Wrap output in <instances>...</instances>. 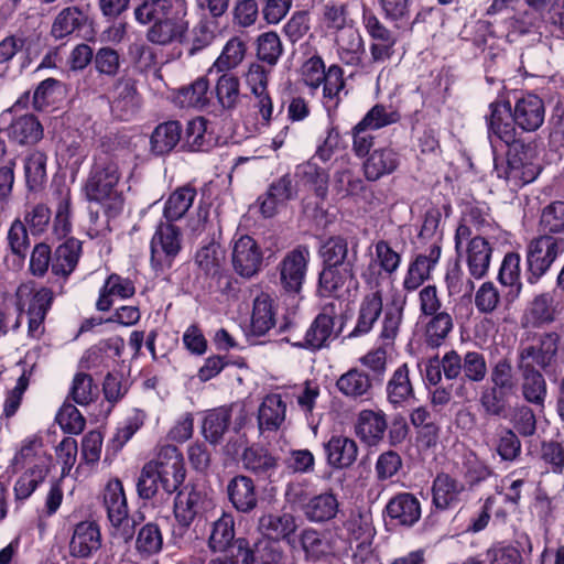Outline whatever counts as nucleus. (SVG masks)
I'll list each match as a JSON object with an SVG mask.
<instances>
[{
	"mask_svg": "<svg viewBox=\"0 0 564 564\" xmlns=\"http://www.w3.org/2000/svg\"><path fill=\"white\" fill-rule=\"evenodd\" d=\"M121 177L122 172L115 156L106 152L95 156L84 188L88 200L99 204L108 218H116L123 210Z\"/></svg>",
	"mask_w": 564,
	"mask_h": 564,
	"instance_id": "1",
	"label": "nucleus"
},
{
	"mask_svg": "<svg viewBox=\"0 0 564 564\" xmlns=\"http://www.w3.org/2000/svg\"><path fill=\"white\" fill-rule=\"evenodd\" d=\"M184 479L182 454L173 445H163L155 457L143 466L137 488L142 499H151L160 488L169 495L175 492Z\"/></svg>",
	"mask_w": 564,
	"mask_h": 564,
	"instance_id": "2",
	"label": "nucleus"
},
{
	"mask_svg": "<svg viewBox=\"0 0 564 564\" xmlns=\"http://www.w3.org/2000/svg\"><path fill=\"white\" fill-rule=\"evenodd\" d=\"M303 83L316 91L323 84V104L330 111L337 108L340 101V93L345 87L344 72L338 65L325 68L323 58L314 55L304 62L301 68Z\"/></svg>",
	"mask_w": 564,
	"mask_h": 564,
	"instance_id": "3",
	"label": "nucleus"
},
{
	"mask_svg": "<svg viewBox=\"0 0 564 564\" xmlns=\"http://www.w3.org/2000/svg\"><path fill=\"white\" fill-rule=\"evenodd\" d=\"M455 250L460 261L465 262L474 279H482L490 267L492 247L488 240L474 236L469 226L459 224L455 232Z\"/></svg>",
	"mask_w": 564,
	"mask_h": 564,
	"instance_id": "4",
	"label": "nucleus"
},
{
	"mask_svg": "<svg viewBox=\"0 0 564 564\" xmlns=\"http://www.w3.org/2000/svg\"><path fill=\"white\" fill-rule=\"evenodd\" d=\"M54 294L47 288L35 289L33 283H23L17 290L18 306L25 311L28 336L40 339L44 332V321L53 303Z\"/></svg>",
	"mask_w": 564,
	"mask_h": 564,
	"instance_id": "5",
	"label": "nucleus"
},
{
	"mask_svg": "<svg viewBox=\"0 0 564 564\" xmlns=\"http://www.w3.org/2000/svg\"><path fill=\"white\" fill-rule=\"evenodd\" d=\"M104 506L107 511L108 519L124 541H129L133 536V528L137 518L129 517V508L122 482L118 479H110L104 489Z\"/></svg>",
	"mask_w": 564,
	"mask_h": 564,
	"instance_id": "6",
	"label": "nucleus"
},
{
	"mask_svg": "<svg viewBox=\"0 0 564 564\" xmlns=\"http://www.w3.org/2000/svg\"><path fill=\"white\" fill-rule=\"evenodd\" d=\"M508 152L506 180L521 186L533 182L540 174L538 148L533 143H512Z\"/></svg>",
	"mask_w": 564,
	"mask_h": 564,
	"instance_id": "7",
	"label": "nucleus"
},
{
	"mask_svg": "<svg viewBox=\"0 0 564 564\" xmlns=\"http://www.w3.org/2000/svg\"><path fill=\"white\" fill-rule=\"evenodd\" d=\"M288 500L301 506L304 516L312 522L328 521L338 512L339 502L332 492L316 495L308 500L304 485L291 484L286 489Z\"/></svg>",
	"mask_w": 564,
	"mask_h": 564,
	"instance_id": "8",
	"label": "nucleus"
},
{
	"mask_svg": "<svg viewBox=\"0 0 564 564\" xmlns=\"http://www.w3.org/2000/svg\"><path fill=\"white\" fill-rule=\"evenodd\" d=\"M563 251L564 239L553 236H541L533 239L527 251L528 282L535 284Z\"/></svg>",
	"mask_w": 564,
	"mask_h": 564,
	"instance_id": "9",
	"label": "nucleus"
},
{
	"mask_svg": "<svg viewBox=\"0 0 564 564\" xmlns=\"http://www.w3.org/2000/svg\"><path fill=\"white\" fill-rule=\"evenodd\" d=\"M151 264L158 271L172 267L182 250V232L178 227L160 224L151 239Z\"/></svg>",
	"mask_w": 564,
	"mask_h": 564,
	"instance_id": "10",
	"label": "nucleus"
},
{
	"mask_svg": "<svg viewBox=\"0 0 564 564\" xmlns=\"http://www.w3.org/2000/svg\"><path fill=\"white\" fill-rule=\"evenodd\" d=\"M488 139L494 149L499 143L510 145L517 140L516 121L509 101L497 99L489 104V113L486 115Z\"/></svg>",
	"mask_w": 564,
	"mask_h": 564,
	"instance_id": "11",
	"label": "nucleus"
},
{
	"mask_svg": "<svg viewBox=\"0 0 564 564\" xmlns=\"http://www.w3.org/2000/svg\"><path fill=\"white\" fill-rule=\"evenodd\" d=\"M558 335L545 333L519 350L518 369L546 370L553 362L558 347Z\"/></svg>",
	"mask_w": 564,
	"mask_h": 564,
	"instance_id": "12",
	"label": "nucleus"
},
{
	"mask_svg": "<svg viewBox=\"0 0 564 564\" xmlns=\"http://www.w3.org/2000/svg\"><path fill=\"white\" fill-rule=\"evenodd\" d=\"M311 260L310 249L297 246L289 251L279 263L280 283L289 293H300Z\"/></svg>",
	"mask_w": 564,
	"mask_h": 564,
	"instance_id": "13",
	"label": "nucleus"
},
{
	"mask_svg": "<svg viewBox=\"0 0 564 564\" xmlns=\"http://www.w3.org/2000/svg\"><path fill=\"white\" fill-rule=\"evenodd\" d=\"M334 531L336 536L345 543V554L355 542L373 540L376 535L371 512L359 508L344 514L341 524L335 527Z\"/></svg>",
	"mask_w": 564,
	"mask_h": 564,
	"instance_id": "14",
	"label": "nucleus"
},
{
	"mask_svg": "<svg viewBox=\"0 0 564 564\" xmlns=\"http://www.w3.org/2000/svg\"><path fill=\"white\" fill-rule=\"evenodd\" d=\"M263 251L259 243L248 235L235 238L231 243V264L242 278H252L262 268Z\"/></svg>",
	"mask_w": 564,
	"mask_h": 564,
	"instance_id": "15",
	"label": "nucleus"
},
{
	"mask_svg": "<svg viewBox=\"0 0 564 564\" xmlns=\"http://www.w3.org/2000/svg\"><path fill=\"white\" fill-rule=\"evenodd\" d=\"M18 101L13 108L3 111L0 116V130H6L8 138L18 144H34L43 137V128L33 115H23L12 118V111L18 108Z\"/></svg>",
	"mask_w": 564,
	"mask_h": 564,
	"instance_id": "16",
	"label": "nucleus"
},
{
	"mask_svg": "<svg viewBox=\"0 0 564 564\" xmlns=\"http://www.w3.org/2000/svg\"><path fill=\"white\" fill-rule=\"evenodd\" d=\"M401 256L390 245L380 240L375 245V254L361 278L369 288H379L383 273L393 274L400 267Z\"/></svg>",
	"mask_w": 564,
	"mask_h": 564,
	"instance_id": "17",
	"label": "nucleus"
},
{
	"mask_svg": "<svg viewBox=\"0 0 564 564\" xmlns=\"http://www.w3.org/2000/svg\"><path fill=\"white\" fill-rule=\"evenodd\" d=\"M301 546L308 558L345 555V543L336 536L334 529L325 532H317L313 529L304 530L301 534Z\"/></svg>",
	"mask_w": 564,
	"mask_h": 564,
	"instance_id": "18",
	"label": "nucleus"
},
{
	"mask_svg": "<svg viewBox=\"0 0 564 564\" xmlns=\"http://www.w3.org/2000/svg\"><path fill=\"white\" fill-rule=\"evenodd\" d=\"M356 285L354 264L324 267L319 273L318 293L322 296L341 297Z\"/></svg>",
	"mask_w": 564,
	"mask_h": 564,
	"instance_id": "19",
	"label": "nucleus"
},
{
	"mask_svg": "<svg viewBox=\"0 0 564 564\" xmlns=\"http://www.w3.org/2000/svg\"><path fill=\"white\" fill-rule=\"evenodd\" d=\"M442 253L441 246L434 242L427 250L426 254H419L410 262L404 274L402 286L406 292L417 290L431 276V272L435 269Z\"/></svg>",
	"mask_w": 564,
	"mask_h": 564,
	"instance_id": "20",
	"label": "nucleus"
},
{
	"mask_svg": "<svg viewBox=\"0 0 564 564\" xmlns=\"http://www.w3.org/2000/svg\"><path fill=\"white\" fill-rule=\"evenodd\" d=\"M512 113L519 129L524 132H534L544 122V102L539 96L527 94L516 100Z\"/></svg>",
	"mask_w": 564,
	"mask_h": 564,
	"instance_id": "21",
	"label": "nucleus"
},
{
	"mask_svg": "<svg viewBox=\"0 0 564 564\" xmlns=\"http://www.w3.org/2000/svg\"><path fill=\"white\" fill-rule=\"evenodd\" d=\"M405 305L406 295L402 291L392 288L382 312L383 318L379 335L384 345L393 344L397 338L403 321Z\"/></svg>",
	"mask_w": 564,
	"mask_h": 564,
	"instance_id": "22",
	"label": "nucleus"
},
{
	"mask_svg": "<svg viewBox=\"0 0 564 564\" xmlns=\"http://www.w3.org/2000/svg\"><path fill=\"white\" fill-rule=\"evenodd\" d=\"M52 457L44 449L42 437L30 435L25 437L13 457V464L23 469H40L48 473Z\"/></svg>",
	"mask_w": 564,
	"mask_h": 564,
	"instance_id": "23",
	"label": "nucleus"
},
{
	"mask_svg": "<svg viewBox=\"0 0 564 564\" xmlns=\"http://www.w3.org/2000/svg\"><path fill=\"white\" fill-rule=\"evenodd\" d=\"M184 9L180 1H176L175 13L163 20L156 21L148 31V40L154 44L166 45L180 41L188 24L184 20Z\"/></svg>",
	"mask_w": 564,
	"mask_h": 564,
	"instance_id": "24",
	"label": "nucleus"
},
{
	"mask_svg": "<svg viewBox=\"0 0 564 564\" xmlns=\"http://www.w3.org/2000/svg\"><path fill=\"white\" fill-rule=\"evenodd\" d=\"M101 546L99 525L93 521H82L73 529L68 551L73 557L87 558Z\"/></svg>",
	"mask_w": 564,
	"mask_h": 564,
	"instance_id": "25",
	"label": "nucleus"
},
{
	"mask_svg": "<svg viewBox=\"0 0 564 564\" xmlns=\"http://www.w3.org/2000/svg\"><path fill=\"white\" fill-rule=\"evenodd\" d=\"M239 558L243 564H283V551L280 542L273 539H260L251 549L245 540H237Z\"/></svg>",
	"mask_w": 564,
	"mask_h": 564,
	"instance_id": "26",
	"label": "nucleus"
},
{
	"mask_svg": "<svg viewBox=\"0 0 564 564\" xmlns=\"http://www.w3.org/2000/svg\"><path fill=\"white\" fill-rule=\"evenodd\" d=\"M371 292L360 301L358 315L350 336L358 337L371 332L379 316L384 311L382 294L379 288H370Z\"/></svg>",
	"mask_w": 564,
	"mask_h": 564,
	"instance_id": "27",
	"label": "nucleus"
},
{
	"mask_svg": "<svg viewBox=\"0 0 564 564\" xmlns=\"http://www.w3.org/2000/svg\"><path fill=\"white\" fill-rule=\"evenodd\" d=\"M335 317V305L332 303L324 306L307 329L303 343L299 346L311 350L325 347L328 339L332 337Z\"/></svg>",
	"mask_w": 564,
	"mask_h": 564,
	"instance_id": "28",
	"label": "nucleus"
},
{
	"mask_svg": "<svg viewBox=\"0 0 564 564\" xmlns=\"http://www.w3.org/2000/svg\"><path fill=\"white\" fill-rule=\"evenodd\" d=\"M206 505V496L196 488L185 487L176 495L174 502V516L182 527H189L195 518L203 512Z\"/></svg>",
	"mask_w": 564,
	"mask_h": 564,
	"instance_id": "29",
	"label": "nucleus"
},
{
	"mask_svg": "<svg viewBox=\"0 0 564 564\" xmlns=\"http://www.w3.org/2000/svg\"><path fill=\"white\" fill-rule=\"evenodd\" d=\"M400 153L391 148L383 147L373 150L362 164L368 181H377L384 175L392 174L400 165Z\"/></svg>",
	"mask_w": 564,
	"mask_h": 564,
	"instance_id": "30",
	"label": "nucleus"
},
{
	"mask_svg": "<svg viewBox=\"0 0 564 564\" xmlns=\"http://www.w3.org/2000/svg\"><path fill=\"white\" fill-rule=\"evenodd\" d=\"M135 293L134 283L129 278L117 273L108 275L99 290L96 308L101 312L109 311L116 299L127 300Z\"/></svg>",
	"mask_w": 564,
	"mask_h": 564,
	"instance_id": "31",
	"label": "nucleus"
},
{
	"mask_svg": "<svg viewBox=\"0 0 564 564\" xmlns=\"http://www.w3.org/2000/svg\"><path fill=\"white\" fill-rule=\"evenodd\" d=\"M465 491V485L447 474L435 477L432 486V502L438 510H446L459 502L460 495Z\"/></svg>",
	"mask_w": 564,
	"mask_h": 564,
	"instance_id": "32",
	"label": "nucleus"
},
{
	"mask_svg": "<svg viewBox=\"0 0 564 564\" xmlns=\"http://www.w3.org/2000/svg\"><path fill=\"white\" fill-rule=\"evenodd\" d=\"M327 463L334 468L350 467L357 459V443L344 435H333L325 444Z\"/></svg>",
	"mask_w": 564,
	"mask_h": 564,
	"instance_id": "33",
	"label": "nucleus"
},
{
	"mask_svg": "<svg viewBox=\"0 0 564 564\" xmlns=\"http://www.w3.org/2000/svg\"><path fill=\"white\" fill-rule=\"evenodd\" d=\"M286 417V402L279 393L268 394L258 411V425L261 432L276 431Z\"/></svg>",
	"mask_w": 564,
	"mask_h": 564,
	"instance_id": "34",
	"label": "nucleus"
},
{
	"mask_svg": "<svg viewBox=\"0 0 564 564\" xmlns=\"http://www.w3.org/2000/svg\"><path fill=\"white\" fill-rule=\"evenodd\" d=\"M230 502L240 512H250L257 507L258 495L253 480L247 476L234 477L227 486Z\"/></svg>",
	"mask_w": 564,
	"mask_h": 564,
	"instance_id": "35",
	"label": "nucleus"
},
{
	"mask_svg": "<svg viewBox=\"0 0 564 564\" xmlns=\"http://www.w3.org/2000/svg\"><path fill=\"white\" fill-rule=\"evenodd\" d=\"M424 343L437 348L442 346L454 328V322L447 312L443 311L429 317L420 318Z\"/></svg>",
	"mask_w": 564,
	"mask_h": 564,
	"instance_id": "36",
	"label": "nucleus"
},
{
	"mask_svg": "<svg viewBox=\"0 0 564 564\" xmlns=\"http://www.w3.org/2000/svg\"><path fill=\"white\" fill-rule=\"evenodd\" d=\"M387 420L382 411L362 410L356 423V434L368 445L377 444L384 435Z\"/></svg>",
	"mask_w": 564,
	"mask_h": 564,
	"instance_id": "37",
	"label": "nucleus"
},
{
	"mask_svg": "<svg viewBox=\"0 0 564 564\" xmlns=\"http://www.w3.org/2000/svg\"><path fill=\"white\" fill-rule=\"evenodd\" d=\"M387 513L399 524L411 527L421 518V505L412 494L403 492L388 502Z\"/></svg>",
	"mask_w": 564,
	"mask_h": 564,
	"instance_id": "38",
	"label": "nucleus"
},
{
	"mask_svg": "<svg viewBox=\"0 0 564 564\" xmlns=\"http://www.w3.org/2000/svg\"><path fill=\"white\" fill-rule=\"evenodd\" d=\"M82 254V242L75 238H68L59 245L52 259V272L57 276L66 278L76 268Z\"/></svg>",
	"mask_w": 564,
	"mask_h": 564,
	"instance_id": "39",
	"label": "nucleus"
},
{
	"mask_svg": "<svg viewBox=\"0 0 564 564\" xmlns=\"http://www.w3.org/2000/svg\"><path fill=\"white\" fill-rule=\"evenodd\" d=\"M337 53L340 61L347 65H357L360 63L365 52L364 41L358 30L348 26L336 35Z\"/></svg>",
	"mask_w": 564,
	"mask_h": 564,
	"instance_id": "40",
	"label": "nucleus"
},
{
	"mask_svg": "<svg viewBox=\"0 0 564 564\" xmlns=\"http://www.w3.org/2000/svg\"><path fill=\"white\" fill-rule=\"evenodd\" d=\"M210 100L209 83L198 77L191 85L177 90L174 101L182 108L204 109Z\"/></svg>",
	"mask_w": 564,
	"mask_h": 564,
	"instance_id": "41",
	"label": "nucleus"
},
{
	"mask_svg": "<svg viewBox=\"0 0 564 564\" xmlns=\"http://www.w3.org/2000/svg\"><path fill=\"white\" fill-rule=\"evenodd\" d=\"M55 196L56 207L53 220V234L57 239H63L70 234L73 228L70 189L66 186L57 187Z\"/></svg>",
	"mask_w": 564,
	"mask_h": 564,
	"instance_id": "42",
	"label": "nucleus"
},
{
	"mask_svg": "<svg viewBox=\"0 0 564 564\" xmlns=\"http://www.w3.org/2000/svg\"><path fill=\"white\" fill-rule=\"evenodd\" d=\"M247 51L246 43L242 39L234 36L227 41L219 56L208 69L209 74L228 73L241 64Z\"/></svg>",
	"mask_w": 564,
	"mask_h": 564,
	"instance_id": "43",
	"label": "nucleus"
},
{
	"mask_svg": "<svg viewBox=\"0 0 564 564\" xmlns=\"http://www.w3.org/2000/svg\"><path fill=\"white\" fill-rule=\"evenodd\" d=\"M275 325V308L273 299L267 294H259L253 301L251 327L256 335H264Z\"/></svg>",
	"mask_w": 564,
	"mask_h": 564,
	"instance_id": "44",
	"label": "nucleus"
},
{
	"mask_svg": "<svg viewBox=\"0 0 564 564\" xmlns=\"http://www.w3.org/2000/svg\"><path fill=\"white\" fill-rule=\"evenodd\" d=\"M336 387L344 395L356 399L367 395L372 388V382L368 373L352 368L338 378Z\"/></svg>",
	"mask_w": 564,
	"mask_h": 564,
	"instance_id": "45",
	"label": "nucleus"
},
{
	"mask_svg": "<svg viewBox=\"0 0 564 564\" xmlns=\"http://www.w3.org/2000/svg\"><path fill=\"white\" fill-rule=\"evenodd\" d=\"M260 530L264 539H273L280 542V539H288L296 529L295 519L289 513L265 514L260 518Z\"/></svg>",
	"mask_w": 564,
	"mask_h": 564,
	"instance_id": "46",
	"label": "nucleus"
},
{
	"mask_svg": "<svg viewBox=\"0 0 564 564\" xmlns=\"http://www.w3.org/2000/svg\"><path fill=\"white\" fill-rule=\"evenodd\" d=\"M406 364L399 366L387 383V397L393 405H401L413 394Z\"/></svg>",
	"mask_w": 564,
	"mask_h": 564,
	"instance_id": "47",
	"label": "nucleus"
},
{
	"mask_svg": "<svg viewBox=\"0 0 564 564\" xmlns=\"http://www.w3.org/2000/svg\"><path fill=\"white\" fill-rule=\"evenodd\" d=\"M182 127L178 121H167L159 124L152 135V151L156 154H165L172 151L181 140Z\"/></svg>",
	"mask_w": 564,
	"mask_h": 564,
	"instance_id": "48",
	"label": "nucleus"
},
{
	"mask_svg": "<svg viewBox=\"0 0 564 564\" xmlns=\"http://www.w3.org/2000/svg\"><path fill=\"white\" fill-rule=\"evenodd\" d=\"M195 197L196 191L191 186L176 188L167 197L164 205L163 215L166 220L175 221L181 219L193 205Z\"/></svg>",
	"mask_w": 564,
	"mask_h": 564,
	"instance_id": "49",
	"label": "nucleus"
},
{
	"mask_svg": "<svg viewBox=\"0 0 564 564\" xmlns=\"http://www.w3.org/2000/svg\"><path fill=\"white\" fill-rule=\"evenodd\" d=\"M295 176L300 183L310 186L317 196L326 195L328 174L314 160L297 165Z\"/></svg>",
	"mask_w": 564,
	"mask_h": 564,
	"instance_id": "50",
	"label": "nucleus"
},
{
	"mask_svg": "<svg viewBox=\"0 0 564 564\" xmlns=\"http://www.w3.org/2000/svg\"><path fill=\"white\" fill-rule=\"evenodd\" d=\"M86 21V15L77 7L63 9L54 19L51 35L55 40H62L70 35Z\"/></svg>",
	"mask_w": 564,
	"mask_h": 564,
	"instance_id": "51",
	"label": "nucleus"
},
{
	"mask_svg": "<svg viewBox=\"0 0 564 564\" xmlns=\"http://www.w3.org/2000/svg\"><path fill=\"white\" fill-rule=\"evenodd\" d=\"M231 413L227 408H217L209 411L203 422V434L212 444L223 438L230 424Z\"/></svg>",
	"mask_w": 564,
	"mask_h": 564,
	"instance_id": "52",
	"label": "nucleus"
},
{
	"mask_svg": "<svg viewBox=\"0 0 564 564\" xmlns=\"http://www.w3.org/2000/svg\"><path fill=\"white\" fill-rule=\"evenodd\" d=\"M235 538V521L229 513L223 516L214 522L209 536V545L215 551L226 552L230 547L237 546V542L231 545Z\"/></svg>",
	"mask_w": 564,
	"mask_h": 564,
	"instance_id": "53",
	"label": "nucleus"
},
{
	"mask_svg": "<svg viewBox=\"0 0 564 564\" xmlns=\"http://www.w3.org/2000/svg\"><path fill=\"white\" fill-rule=\"evenodd\" d=\"M175 9L176 1L172 2L170 0H147L135 9L134 15L135 19L142 24L150 22L155 23L159 20H163L166 17L174 14Z\"/></svg>",
	"mask_w": 564,
	"mask_h": 564,
	"instance_id": "54",
	"label": "nucleus"
},
{
	"mask_svg": "<svg viewBox=\"0 0 564 564\" xmlns=\"http://www.w3.org/2000/svg\"><path fill=\"white\" fill-rule=\"evenodd\" d=\"M522 377V393L528 402L542 404L546 397V383L538 369H519Z\"/></svg>",
	"mask_w": 564,
	"mask_h": 564,
	"instance_id": "55",
	"label": "nucleus"
},
{
	"mask_svg": "<svg viewBox=\"0 0 564 564\" xmlns=\"http://www.w3.org/2000/svg\"><path fill=\"white\" fill-rule=\"evenodd\" d=\"M163 547V536L158 524L147 523L138 532L135 550L144 557L155 555Z\"/></svg>",
	"mask_w": 564,
	"mask_h": 564,
	"instance_id": "56",
	"label": "nucleus"
},
{
	"mask_svg": "<svg viewBox=\"0 0 564 564\" xmlns=\"http://www.w3.org/2000/svg\"><path fill=\"white\" fill-rule=\"evenodd\" d=\"M555 317L551 292L536 295L525 313L527 323L532 325L547 324Z\"/></svg>",
	"mask_w": 564,
	"mask_h": 564,
	"instance_id": "57",
	"label": "nucleus"
},
{
	"mask_svg": "<svg viewBox=\"0 0 564 564\" xmlns=\"http://www.w3.org/2000/svg\"><path fill=\"white\" fill-rule=\"evenodd\" d=\"M216 96L223 108H235L240 99L239 78L231 73H223L216 83Z\"/></svg>",
	"mask_w": 564,
	"mask_h": 564,
	"instance_id": "58",
	"label": "nucleus"
},
{
	"mask_svg": "<svg viewBox=\"0 0 564 564\" xmlns=\"http://www.w3.org/2000/svg\"><path fill=\"white\" fill-rule=\"evenodd\" d=\"M116 97L111 104L113 112L122 119H128L137 108V90L128 80L119 82L116 85Z\"/></svg>",
	"mask_w": 564,
	"mask_h": 564,
	"instance_id": "59",
	"label": "nucleus"
},
{
	"mask_svg": "<svg viewBox=\"0 0 564 564\" xmlns=\"http://www.w3.org/2000/svg\"><path fill=\"white\" fill-rule=\"evenodd\" d=\"M46 155L41 151L31 152L24 162V173L26 185L35 191L41 187L46 180Z\"/></svg>",
	"mask_w": 564,
	"mask_h": 564,
	"instance_id": "60",
	"label": "nucleus"
},
{
	"mask_svg": "<svg viewBox=\"0 0 564 564\" xmlns=\"http://www.w3.org/2000/svg\"><path fill=\"white\" fill-rule=\"evenodd\" d=\"M445 284L449 296L470 297L475 289L473 280L464 274L457 262L448 267Z\"/></svg>",
	"mask_w": 564,
	"mask_h": 564,
	"instance_id": "61",
	"label": "nucleus"
},
{
	"mask_svg": "<svg viewBox=\"0 0 564 564\" xmlns=\"http://www.w3.org/2000/svg\"><path fill=\"white\" fill-rule=\"evenodd\" d=\"M243 466L257 474L268 473L275 468L276 459L263 447L251 446L242 455Z\"/></svg>",
	"mask_w": 564,
	"mask_h": 564,
	"instance_id": "62",
	"label": "nucleus"
},
{
	"mask_svg": "<svg viewBox=\"0 0 564 564\" xmlns=\"http://www.w3.org/2000/svg\"><path fill=\"white\" fill-rule=\"evenodd\" d=\"M324 261V267H337L344 264H354L346 260L348 254V243L341 237L329 238L319 250Z\"/></svg>",
	"mask_w": 564,
	"mask_h": 564,
	"instance_id": "63",
	"label": "nucleus"
},
{
	"mask_svg": "<svg viewBox=\"0 0 564 564\" xmlns=\"http://www.w3.org/2000/svg\"><path fill=\"white\" fill-rule=\"evenodd\" d=\"M400 120V113L392 106L375 105L360 120L361 126L378 130Z\"/></svg>",
	"mask_w": 564,
	"mask_h": 564,
	"instance_id": "64",
	"label": "nucleus"
}]
</instances>
